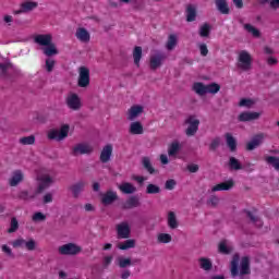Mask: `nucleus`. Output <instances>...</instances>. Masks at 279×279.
<instances>
[{"instance_id": "obj_64", "label": "nucleus", "mask_w": 279, "mask_h": 279, "mask_svg": "<svg viewBox=\"0 0 279 279\" xmlns=\"http://www.w3.org/2000/svg\"><path fill=\"white\" fill-rule=\"evenodd\" d=\"M270 8L272 10H278V8H279V0H271L270 1Z\"/></svg>"}, {"instance_id": "obj_11", "label": "nucleus", "mask_w": 279, "mask_h": 279, "mask_svg": "<svg viewBox=\"0 0 279 279\" xmlns=\"http://www.w3.org/2000/svg\"><path fill=\"white\" fill-rule=\"evenodd\" d=\"M93 151H94L93 146L81 143L73 147L72 156H84V155L90 156Z\"/></svg>"}, {"instance_id": "obj_7", "label": "nucleus", "mask_w": 279, "mask_h": 279, "mask_svg": "<svg viewBox=\"0 0 279 279\" xmlns=\"http://www.w3.org/2000/svg\"><path fill=\"white\" fill-rule=\"evenodd\" d=\"M69 130H71V126L69 124H63L61 126L60 131L51 130L48 133V138L50 141H64V138H66V136H69Z\"/></svg>"}, {"instance_id": "obj_19", "label": "nucleus", "mask_w": 279, "mask_h": 279, "mask_svg": "<svg viewBox=\"0 0 279 279\" xmlns=\"http://www.w3.org/2000/svg\"><path fill=\"white\" fill-rule=\"evenodd\" d=\"M117 199H119V195H117V192L109 190L105 194H102L101 204H104V206H111V204H114Z\"/></svg>"}, {"instance_id": "obj_18", "label": "nucleus", "mask_w": 279, "mask_h": 279, "mask_svg": "<svg viewBox=\"0 0 279 279\" xmlns=\"http://www.w3.org/2000/svg\"><path fill=\"white\" fill-rule=\"evenodd\" d=\"M145 112V107L141 105H133L128 110V121H134V119H137V117H141Z\"/></svg>"}, {"instance_id": "obj_16", "label": "nucleus", "mask_w": 279, "mask_h": 279, "mask_svg": "<svg viewBox=\"0 0 279 279\" xmlns=\"http://www.w3.org/2000/svg\"><path fill=\"white\" fill-rule=\"evenodd\" d=\"M117 234H118V239H130V234H132V229L130 228V223L121 222L117 225Z\"/></svg>"}, {"instance_id": "obj_43", "label": "nucleus", "mask_w": 279, "mask_h": 279, "mask_svg": "<svg viewBox=\"0 0 279 279\" xmlns=\"http://www.w3.org/2000/svg\"><path fill=\"white\" fill-rule=\"evenodd\" d=\"M244 29H246L248 34H252L254 38H260V31L252 26V24H244Z\"/></svg>"}, {"instance_id": "obj_26", "label": "nucleus", "mask_w": 279, "mask_h": 279, "mask_svg": "<svg viewBox=\"0 0 279 279\" xmlns=\"http://www.w3.org/2000/svg\"><path fill=\"white\" fill-rule=\"evenodd\" d=\"M186 22L187 23H193V21H195V19H197V8L193 4H189L186 7Z\"/></svg>"}, {"instance_id": "obj_39", "label": "nucleus", "mask_w": 279, "mask_h": 279, "mask_svg": "<svg viewBox=\"0 0 279 279\" xmlns=\"http://www.w3.org/2000/svg\"><path fill=\"white\" fill-rule=\"evenodd\" d=\"M56 63L57 62L54 58L47 57L44 65L45 71H47L48 73H53V70L56 69Z\"/></svg>"}, {"instance_id": "obj_52", "label": "nucleus", "mask_w": 279, "mask_h": 279, "mask_svg": "<svg viewBox=\"0 0 279 279\" xmlns=\"http://www.w3.org/2000/svg\"><path fill=\"white\" fill-rule=\"evenodd\" d=\"M158 243H171L172 238L169 233H160L157 238Z\"/></svg>"}, {"instance_id": "obj_48", "label": "nucleus", "mask_w": 279, "mask_h": 279, "mask_svg": "<svg viewBox=\"0 0 279 279\" xmlns=\"http://www.w3.org/2000/svg\"><path fill=\"white\" fill-rule=\"evenodd\" d=\"M221 90V85L218 83H211L207 85V93L209 95H217Z\"/></svg>"}, {"instance_id": "obj_27", "label": "nucleus", "mask_w": 279, "mask_h": 279, "mask_svg": "<svg viewBox=\"0 0 279 279\" xmlns=\"http://www.w3.org/2000/svg\"><path fill=\"white\" fill-rule=\"evenodd\" d=\"M119 190L124 195H132V194L136 193V186H134V184H132L130 182H124L121 185H119Z\"/></svg>"}, {"instance_id": "obj_13", "label": "nucleus", "mask_w": 279, "mask_h": 279, "mask_svg": "<svg viewBox=\"0 0 279 279\" xmlns=\"http://www.w3.org/2000/svg\"><path fill=\"white\" fill-rule=\"evenodd\" d=\"M263 141H265V134L258 133L254 135L246 144V151H254L256 147H260V145H263Z\"/></svg>"}, {"instance_id": "obj_8", "label": "nucleus", "mask_w": 279, "mask_h": 279, "mask_svg": "<svg viewBox=\"0 0 279 279\" xmlns=\"http://www.w3.org/2000/svg\"><path fill=\"white\" fill-rule=\"evenodd\" d=\"M82 252V246L75 244V243H68L63 244L59 247V254L61 256H75Z\"/></svg>"}, {"instance_id": "obj_6", "label": "nucleus", "mask_w": 279, "mask_h": 279, "mask_svg": "<svg viewBox=\"0 0 279 279\" xmlns=\"http://www.w3.org/2000/svg\"><path fill=\"white\" fill-rule=\"evenodd\" d=\"M238 69H241L242 71H252V54L242 50L238 59Z\"/></svg>"}, {"instance_id": "obj_49", "label": "nucleus", "mask_w": 279, "mask_h": 279, "mask_svg": "<svg viewBox=\"0 0 279 279\" xmlns=\"http://www.w3.org/2000/svg\"><path fill=\"white\" fill-rule=\"evenodd\" d=\"M180 151V142H173L168 148V156H175Z\"/></svg>"}, {"instance_id": "obj_17", "label": "nucleus", "mask_w": 279, "mask_h": 279, "mask_svg": "<svg viewBox=\"0 0 279 279\" xmlns=\"http://www.w3.org/2000/svg\"><path fill=\"white\" fill-rule=\"evenodd\" d=\"M66 106L71 110H81L82 99L77 94H70V96L66 97Z\"/></svg>"}, {"instance_id": "obj_40", "label": "nucleus", "mask_w": 279, "mask_h": 279, "mask_svg": "<svg viewBox=\"0 0 279 279\" xmlns=\"http://www.w3.org/2000/svg\"><path fill=\"white\" fill-rule=\"evenodd\" d=\"M129 132L130 134H143V124L140 121L132 122Z\"/></svg>"}, {"instance_id": "obj_12", "label": "nucleus", "mask_w": 279, "mask_h": 279, "mask_svg": "<svg viewBox=\"0 0 279 279\" xmlns=\"http://www.w3.org/2000/svg\"><path fill=\"white\" fill-rule=\"evenodd\" d=\"M37 180L39 183L35 191V195H40V193H44L46 189H49V186L53 184V179L49 175L38 178Z\"/></svg>"}, {"instance_id": "obj_35", "label": "nucleus", "mask_w": 279, "mask_h": 279, "mask_svg": "<svg viewBox=\"0 0 279 279\" xmlns=\"http://www.w3.org/2000/svg\"><path fill=\"white\" fill-rule=\"evenodd\" d=\"M201 269L204 271H210L213 269V262L208 257H201L198 258Z\"/></svg>"}, {"instance_id": "obj_54", "label": "nucleus", "mask_w": 279, "mask_h": 279, "mask_svg": "<svg viewBox=\"0 0 279 279\" xmlns=\"http://www.w3.org/2000/svg\"><path fill=\"white\" fill-rule=\"evenodd\" d=\"M178 184V181L175 179L167 180L165 183L166 191H173Z\"/></svg>"}, {"instance_id": "obj_21", "label": "nucleus", "mask_w": 279, "mask_h": 279, "mask_svg": "<svg viewBox=\"0 0 279 279\" xmlns=\"http://www.w3.org/2000/svg\"><path fill=\"white\" fill-rule=\"evenodd\" d=\"M75 36L81 43H90V33L84 27H78Z\"/></svg>"}, {"instance_id": "obj_57", "label": "nucleus", "mask_w": 279, "mask_h": 279, "mask_svg": "<svg viewBox=\"0 0 279 279\" xmlns=\"http://www.w3.org/2000/svg\"><path fill=\"white\" fill-rule=\"evenodd\" d=\"M46 219H47V216L41 211H37L33 215V221H45Z\"/></svg>"}, {"instance_id": "obj_30", "label": "nucleus", "mask_w": 279, "mask_h": 279, "mask_svg": "<svg viewBox=\"0 0 279 279\" xmlns=\"http://www.w3.org/2000/svg\"><path fill=\"white\" fill-rule=\"evenodd\" d=\"M143 58V47L135 46L133 49L134 64L138 68L141 66V59Z\"/></svg>"}, {"instance_id": "obj_38", "label": "nucleus", "mask_w": 279, "mask_h": 279, "mask_svg": "<svg viewBox=\"0 0 279 279\" xmlns=\"http://www.w3.org/2000/svg\"><path fill=\"white\" fill-rule=\"evenodd\" d=\"M218 252L219 254H232V247L228 246V240H222L219 244H218Z\"/></svg>"}, {"instance_id": "obj_3", "label": "nucleus", "mask_w": 279, "mask_h": 279, "mask_svg": "<svg viewBox=\"0 0 279 279\" xmlns=\"http://www.w3.org/2000/svg\"><path fill=\"white\" fill-rule=\"evenodd\" d=\"M117 260H118V267H120V269H123L121 270V274H120L121 279H128L130 278V276H132V271H130L128 267H132V265H141L142 263L141 258L132 259V257H124V256L118 257Z\"/></svg>"}, {"instance_id": "obj_62", "label": "nucleus", "mask_w": 279, "mask_h": 279, "mask_svg": "<svg viewBox=\"0 0 279 279\" xmlns=\"http://www.w3.org/2000/svg\"><path fill=\"white\" fill-rule=\"evenodd\" d=\"M199 50H201V56H208V46H206V44H201L199 46Z\"/></svg>"}, {"instance_id": "obj_5", "label": "nucleus", "mask_w": 279, "mask_h": 279, "mask_svg": "<svg viewBox=\"0 0 279 279\" xmlns=\"http://www.w3.org/2000/svg\"><path fill=\"white\" fill-rule=\"evenodd\" d=\"M77 86L80 88H88L90 86V70L86 66L78 69Z\"/></svg>"}, {"instance_id": "obj_24", "label": "nucleus", "mask_w": 279, "mask_h": 279, "mask_svg": "<svg viewBox=\"0 0 279 279\" xmlns=\"http://www.w3.org/2000/svg\"><path fill=\"white\" fill-rule=\"evenodd\" d=\"M35 8H38V2L26 1L21 4V9L19 11H15V14H23L25 12H32V10H35Z\"/></svg>"}, {"instance_id": "obj_63", "label": "nucleus", "mask_w": 279, "mask_h": 279, "mask_svg": "<svg viewBox=\"0 0 279 279\" xmlns=\"http://www.w3.org/2000/svg\"><path fill=\"white\" fill-rule=\"evenodd\" d=\"M50 202H53V195L51 193H47L46 195H44L43 203L50 204Z\"/></svg>"}, {"instance_id": "obj_44", "label": "nucleus", "mask_w": 279, "mask_h": 279, "mask_svg": "<svg viewBox=\"0 0 279 279\" xmlns=\"http://www.w3.org/2000/svg\"><path fill=\"white\" fill-rule=\"evenodd\" d=\"M265 160H266L267 165H270L271 167H274V169L276 171H279V157L268 156V157H266Z\"/></svg>"}, {"instance_id": "obj_22", "label": "nucleus", "mask_w": 279, "mask_h": 279, "mask_svg": "<svg viewBox=\"0 0 279 279\" xmlns=\"http://www.w3.org/2000/svg\"><path fill=\"white\" fill-rule=\"evenodd\" d=\"M84 186H86V182L78 181V182L74 183L73 185H71L69 187V191H72L73 197L75 199H77V197H80V193H82V191H84Z\"/></svg>"}, {"instance_id": "obj_56", "label": "nucleus", "mask_w": 279, "mask_h": 279, "mask_svg": "<svg viewBox=\"0 0 279 279\" xmlns=\"http://www.w3.org/2000/svg\"><path fill=\"white\" fill-rule=\"evenodd\" d=\"M2 252L9 257V258H14V253L12 252V248L8 246L7 244H3L1 246Z\"/></svg>"}, {"instance_id": "obj_45", "label": "nucleus", "mask_w": 279, "mask_h": 279, "mask_svg": "<svg viewBox=\"0 0 279 279\" xmlns=\"http://www.w3.org/2000/svg\"><path fill=\"white\" fill-rule=\"evenodd\" d=\"M8 69H12L11 62L0 63V77H2V78L10 77L8 75Z\"/></svg>"}, {"instance_id": "obj_10", "label": "nucleus", "mask_w": 279, "mask_h": 279, "mask_svg": "<svg viewBox=\"0 0 279 279\" xmlns=\"http://www.w3.org/2000/svg\"><path fill=\"white\" fill-rule=\"evenodd\" d=\"M167 60V54L165 52H157L150 57L149 68L151 71H156L162 66V62Z\"/></svg>"}, {"instance_id": "obj_25", "label": "nucleus", "mask_w": 279, "mask_h": 279, "mask_svg": "<svg viewBox=\"0 0 279 279\" xmlns=\"http://www.w3.org/2000/svg\"><path fill=\"white\" fill-rule=\"evenodd\" d=\"M233 186H234V180L230 179L229 181L215 185L211 189V192L216 193V191H230V189H232Z\"/></svg>"}, {"instance_id": "obj_60", "label": "nucleus", "mask_w": 279, "mask_h": 279, "mask_svg": "<svg viewBox=\"0 0 279 279\" xmlns=\"http://www.w3.org/2000/svg\"><path fill=\"white\" fill-rule=\"evenodd\" d=\"M186 169L190 173H197V171H199V166L197 163H190Z\"/></svg>"}, {"instance_id": "obj_32", "label": "nucleus", "mask_w": 279, "mask_h": 279, "mask_svg": "<svg viewBox=\"0 0 279 279\" xmlns=\"http://www.w3.org/2000/svg\"><path fill=\"white\" fill-rule=\"evenodd\" d=\"M133 247H136V240L134 239H129L118 244V250H122L124 252L128 250H132Z\"/></svg>"}, {"instance_id": "obj_2", "label": "nucleus", "mask_w": 279, "mask_h": 279, "mask_svg": "<svg viewBox=\"0 0 279 279\" xmlns=\"http://www.w3.org/2000/svg\"><path fill=\"white\" fill-rule=\"evenodd\" d=\"M34 43L43 47L41 51L47 58H53V56H58V53H60V50H58V47L53 44V37L51 34L37 35L34 38Z\"/></svg>"}, {"instance_id": "obj_61", "label": "nucleus", "mask_w": 279, "mask_h": 279, "mask_svg": "<svg viewBox=\"0 0 279 279\" xmlns=\"http://www.w3.org/2000/svg\"><path fill=\"white\" fill-rule=\"evenodd\" d=\"M145 8V3L142 0H135L133 2V10H143Z\"/></svg>"}, {"instance_id": "obj_58", "label": "nucleus", "mask_w": 279, "mask_h": 279, "mask_svg": "<svg viewBox=\"0 0 279 279\" xmlns=\"http://www.w3.org/2000/svg\"><path fill=\"white\" fill-rule=\"evenodd\" d=\"M112 255L106 256L102 259V267L104 269H108V267H110V264L112 263Z\"/></svg>"}, {"instance_id": "obj_31", "label": "nucleus", "mask_w": 279, "mask_h": 279, "mask_svg": "<svg viewBox=\"0 0 279 279\" xmlns=\"http://www.w3.org/2000/svg\"><path fill=\"white\" fill-rule=\"evenodd\" d=\"M210 32H213V26L209 23H204L201 26L198 34L201 38H210Z\"/></svg>"}, {"instance_id": "obj_53", "label": "nucleus", "mask_w": 279, "mask_h": 279, "mask_svg": "<svg viewBox=\"0 0 279 279\" xmlns=\"http://www.w3.org/2000/svg\"><path fill=\"white\" fill-rule=\"evenodd\" d=\"M221 145V137H215L209 144L210 151H217V148Z\"/></svg>"}, {"instance_id": "obj_36", "label": "nucleus", "mask_w": 279, "mask_h": 279, "mask_svg": "<svg viewBox=\"0 0 279 279\" xmlns=\"http://www.w3.org/2000/svg\"><path fill=\"white\" fill-rule=\"evenodd\" d=\"M175 47H178V35L171 34L168 37L166 48L168 49V51H173V49H175Z\"/></svg>"}, {"instance_id": "obj_46", "label": "nucleus", "mask_w": 279, "mask_h": 279, "mask_svg": "<svg viewBox=\"0 0 279 279\" xmlns=\"http://www.w3.org/2000/svg\"><path fill=\"white\" fill-rule=\"evenodd\" d=\"M160 191V186L154 183H150L146 186V195H158Z\"/></svg>"}, {"instance_id": "obj_34", "label": "nucleus", "mask_w": 279, "mask_h": 279, "mask_svg": "<svg viewBox=\"0 0 279 279\" xmlns=\"http://www.w3.org/2000/svg\"><path fill=\"white\" fill-rule=\"evenodd\" d=\"M225 138L230 151H236V138H234L230 133H226Z\"/></svg>"}, {"instance_id": "obj_28", "label": "nucleus", "mask_w": 279, "mask_h": 279, "mask_svg": "<svg viewBox=\"0 0 279 279\" xmlns=\"http://www.w3.org/2000/svg\"><path fill=\"white\" fill-rule=\"evenodd\" d=\"M215 5L220 14H230V7L227 0H215Z\"/></svg>"}, {"instance_id": "obj_14", "label": "nucleus", "mask_w": 279, "mask_h": 279, "mask_svg": "<svg viewBox=\"0 0 279 279\" xmlns=\"http://www.w3.org/2000/svg\"><path fill=\"white\" fill-rule=\"evenodd\" d=\"M138 206H141V198L137 195H132L121 204V210H132V208H138Z\"/></svg>"}, {"instance_id": "obj_4", "label": "nucleus", "mask_w": 279, "mask_h": 279, "mask_svg": "<svg viewBox=\"0 0 279 279\" xmlns=\"http://www.w3.org/2000/svg\"><path fill=\"white\" fill-rule=\"evenodd\" d=\"M184 124L187 125L185 130L186 136H195L199 130V119L197 116L191 114L184 120Z\"/></svg>"}, {"instance_id": "obj_29", "label": "nucleus", "mask_w": 279, "mask_h": 279, "mask_svg": "<svg viewBox=\"0 0 279 279\" xmlns=\"http://www.w3.org/2000/svg\"><path fill=\"white\" fill-rule=\"evenodd\" d=\"M142 165L145 171H147L150 175L158 173V170L154 169V166L151 165V159L149 157H143Z\"/></svg>"}, {"instance_id": "obj_50", "label": "nucleus", "mask_w": 279, "mask_h": 279, "mask_svg": "<svg viewBox=\"0 0 279 279\" xmlns=\"http://www.w3.org/2000/svg\"><path fill=\"white\" fill-rule=\"evenodd\" d=\"M21 145H34L36 143V136L31 135V136H24L20 138Z\"/></svg>"}, {"instance_id": "obj_15", "label": "nucleus", "mask_w": 279, "mask_h": 279, "mask_svg": "<svg viewBox=\"0 0 279 279\" xmlns=\"http://www.w3.org/2000/svg\"><path fill=\"white\" fill-rule=\"evenodd\" d=\"M257 119H260V112L244 111V112H241L238 116V121L240 123H247L250 121H257Z\"/></svg>"}, {"instance_id": "obj_41", "label": "nucleus", "mask_w": 279, "mask_h": 279, "mask_svg": "<svg viewBox=\"0 0 279 279\" xmlns=\"http://www.w3.org/2000/svg\"><path fill=\"white\" fill-rule=\"evenodd\" d=\"M168 226L171 230H175L179 226L178 218L175 217V213L169 211L168 214Z\"/></svg>"}, {"instance_id": "obj_42", "label": "nucleus", "mask_w": 279, "mask_h": 279, "mask_svg": "<svg viewBox=\"0 0 279 279\" xmlns=\"http://www.w3.org/2000/svg\"><path fill=\"white\" fill-rule=\"evenodd\" d=\"M37 194H33L29 196V192L27 190L21 191L17 194V199H22L23 202H29V199H36Z\"/></svg>"}, {"instance_id": "obj_9", "label": "nucleus", "mask_w": 279, "mask_h": 279, "mask_svg": "<svg viewBox=\"0 0 279 279\" xmlns=\"http://www.w3.org/2000/svg\"><path fill=\"white\" fill-rule=\"evenodd\" d=\"M11 245L15 250L19 248V247H25L26 250H28V252H34V250H36V240L29 239L27 241L23 238H19L16 240L12 241Z\"/></svg>"}, {"instance_id": "obj_33", "label": "nucleus", "mask_w": 279, "mask_h": 279, "mask_svg": "<svg viewBox=\"0 0 279 279\" xmlns=\"http://www.w3.org/2000/svg\"><path fill=\"white\" fill-rule=\"evenodd\" d=\"M193 90L196 93V95H199L201 97L208 94L207 85L202 82L194 83Z\"/></svg>"}, {"instance_id": "obj_51", "label": "nucleus", "mask_w": 279, "mask_h": 279, "mask_svg": "<svg viewBox=\"0 0 279 279\" xmlns=\"http://www.w3.org/2000/svg\"><path fill=\"white\" fill-rule=\"evenodd\" d=\"M16 230H19V220L16 219V217H12L10 228L7 232L9 234H13V232H16Z\"/></svg>"}, {"instance_id": "obj_47", "label": "nucleus", "mask_w": 279, "mask_h": 279, "mask_svg": "<svg viewBox=\"0 0 279 279\" xmlns=\"http://www.w3.org/2000/svg\"><path fill=\"white\" fill-rule=\"evenodd\" d=\"M256 101L252 98H242L239 101V106L240 108H252L253 106H255Z\"/></svg>"}, {"instance_id": "obj_1", "label": "nucleus", "mask_w": 279, "mask_h": 279, "mask_svg": "<svg viewBox=\"0 0 279 279\" xmlns=\"http://www.w3.org/2000/svg\"><path fill=\"white\" fill-rule=\"evenodd\" d=\"M239 260H241L240 266ZM230 272L232 278L239 277L240 279H245L246 276H250V274H252V269L250 268V257L244 256L241 259L239 253H235L231 260Z\"/></svg>"}, {"instance_id": "obj_37", "label": "nucleus", "mask_w": 279, "mask_h": 279, "mask_svg": "<svg viewBox=\"0 0 279 279\" xmlns=\"http://www.w3.org/2000/svg\"><path fill=\"white\" fill-rule=\"evenodd\" d=\"M228 165L231 171H241V169H243V166L235 157H230Z\"/></svg>"}, {"instance_id": "obj_23", "label": "nucleus", "mask_w": 279, "mask_h": 279, "mask_svg": "<svg viewBox=\"0 0 279 279\" xmlns=\"http://www.w3.org/2000/svg\"><path fill=\"white\" fill-rule=\"evenodd\" d=\"M23 179H24L23 171L15 170V171H13L12 177L9 180V184H10V186H19V184H21V182H23Z\"/></svg>"}, {"instance_id": "obj_59", "label": "nucleus", "mask_w": 279, "mask_h": 279, "mask_svg": "<svg viewBox=\"0 0 279 279\" xmlns=\"http://www.w3.org/2000/svg\"><path fill=\"white\" fill-rule=\"evenodd\" d=\"M244 213H245L246 217L250 218V221H252V223L258 222V217L254 216V214L252 211L244 209Z\"/></svg>"}, {"instance_id": "obj_55", "label": "nucleus", "mask_w": 279, "mask_h": 279, "mask_svg": "<svg viewBox=\"0 0 279 279\" xmlns=\"http://www.w3.org/2000/svg\"><path fill=\"white\" fill-rule=\"evenodd\" d=\"M207 206H211L213 208H217L219 206V197L216 195H211L207 201Z\"/></svg>"}, {"instance_id": "obj_20", "label": "nucleus", "mask_w": 279, "mask_h": 279, "mask_svg": "<svg viewBox=\"0 0 279 279\" xmlns=\"http://www.w3.org/2000/svg\"><path fill=\"white\" fill-rule=\"evenodd\" d=\"M110 158H112V144H107L100 153V162L106 165V162H110Z\"/></svg>"}]
</instances>
